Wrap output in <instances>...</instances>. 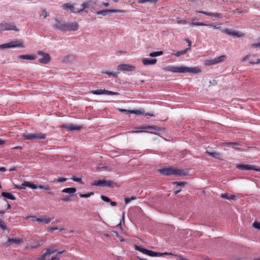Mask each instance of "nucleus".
Returning <instances> with one entry per match:
<instances>
[{"label": "nucleus", "mask_w": 260, "mask_h": 260, "mask_svg": "<svg viewBox=\"0 0 260 260\" xmlns=\"http://www.w3.org/2000/svg\"><path fill=\"white\" fill-rule=\"evenodd\" d=\"M164 70L167 72L175 73H190L193 74H197L201 72V70L198 67L189 68L185 66H167L164 68Z\"/></svg>", "instance_id": "1"}, {"label": "nucleus", "mask_w": 260, "mask_h": 260, "mask_svg": "<svg viewBox=\"0 0 260 260\" xmlns=\"http://www.w3.org/2000/svg\"><path fill=\"white\" fill-rule=\"evenodd\" d=\"M158 171L166 176L174 175L182 176L186 174L184 170L175 169L172 167L162 168L158 170Z\"/></svg>", "instance_id": "2"}, {"label": "nucleus", "mask_w": 260, "mask_h": 260, "mask_svg": "<svg viewBox=\"0 0 260 260\" xmlns=\"http://www.w3.org/2000/svg\"><path fill=\"white\" fill-rule=\"evenodd\" d=\"M23 137L25 140H44L46 139V135L40 132L33 134H24L23 135Z\"/></svg>", "instance_id": "3"}, {"label": "nucleus", "mask_w": 260, "mask_h": 260, "mask_svg": "<svg viewBox=\"0 0 260 260\" xmlns=\"http://www.w3.org/2000/svg\"><path fill=\"white\" fill-rule=\"evenodd\" d=\"M114 183L110 180H99L94 181L92 183L93 186H102V187H113Z\"/></svg>", "instance_id": "4"}, {"label": "nucleus", "mask_w": 260, "mask_h": 260, "mask_svg": "<svg viewBox=\"0 0 260 260\" xmlns=\"http://www.w3.org/2000/svg\"><path fill=\"white\" fill-rule=\"evenodd\" d=\"M225 55H221L219 57L215 58L212 59H208L205 61L204 64L206 66H211L216 64L224 61L226 59Z\"/></svg>", "instance_id": "5"}, {"label": "nucleus", "mask_w": 260, "mask_h": 260, "mask_svg": "<svg viewBox=\"0 0 260 260\" xmlns=\"http://www.w3.org/2000/svg\"><path fill=\"white\" fill-rule=\"evenodd\" d=\"M38 54L42 56V57L39 59V62L42 64H48L51 59L50 55L48 53H45L42 51H38Z\"/></svg>", "instance_id": "6"}, {"label": "nucleus", "mask_w": 260, "mask_h": 260, "mask_svg": "<svg viewBox=\"0 0 260 260\" xmlns=\"http://www.w3.org/2000/svg\"><path fill=\"white\" fill-rule=\"evenodd\" d=\"M0 28L3 31L10 30L19 31V29L17 28L15 24L13 22L1 23L0 24Z\"/></svg>", "instance_id": "7"}, {"label": "nucleus", "mask_w": 260, "mask_h": 260, "mask_svg": "<svg viewBox=\"0 0 260 260\" xmlns=\"http://www.w3.org/2000/svg\"><path fill=\"white\" fill-rule=\"evenodd\" d=\"M90 92L93 94L101 95V94H108V95H118L119 93L116 92H113L112 91H109L105 89H98L93 90Z\"/></svg>", "instance_id": "8"}, {"label": "nucleus", "mask_w": 260, "mask_h": 260, "mask_svg": "<svg viewBox=\"0 0 260 260\" xmlns=\"http://www.w3.org/2000/svg\"><path fill=\"white\" fill-rule=\"evenodd\" d=\"M125 13L126 12L125 10H114V9H109V10H101L99 11H96L95 12L96 14L98 15H102L104 16H106L108 14V13Z\"/></svg>", "instance_id": "9"}, {"label": "nucleus", "mask_w": 260, "mask_h": 260, "mask_svg": "<svg viewBox=\"0 0 260 260\" xmlns=\"http://www.w3.org/2000/svg\"><path fill=\"white\" fill-rule=\"evenodd\" d=\"M79 25L77 22L66 23L64 31H76L78 29Z\"/></svg>", "instance_id": "10"}, {"label": "nucleus", "mask_w": 260, "mask_h": 260, "mask_svg": "<svg viewBox=\"0 0 260 260\" xmlns=\"http://www.w3.org/2000/svg\"><path fill=\"white\" fill-rule=\"evenodd\" d=\"M54 20L55 22L53 25V27L60 31H64L66 22L60 21L57 19H55Z\"/></svg>", "instance_id": "11"}, {"label": "nucleus", "mask_w": 260, "mask_h": 260, "mask_svg": "<svg viewBox=\"0 0 260 260\" xmlns=\"http://www.w3.org/2000/svg\"><path fill=\"white\" fill-rule=\"evenodd\" d=\"M11 48H21L25 47L23 41L21 39H15L10 42Z\"/></svg>", "instance_id": "12"}, {"label": "nucleus", "mask_w": 260, "mask_h": 260, "mask_svg": "<svg viewBox=\"0 0 260 260\" xmlns=\"http://www.w3.org/2000/svg\"><path fill=\"white\" fill-rule=\"evenodd\" d=\"M135 67L128 64H121L117 67V70L121 71H133L135 70Z\"/></svg>", "instance_id": "13"}, {"label": "nucleus", "mask_w": 260, "mask_h": 260, "mask_svg": "<svg viewBox=\"0 0 260 260\" xmlns=\"http://www.w3.org/2000/svg\"><path fill=\"white\" fill-rule=\"evenodd\" d=\"M196 12L198 13H202L207 16H210L212 17H217L221 18L222 17V14L219 13H212V12H208L203 11H199L197 10Z\"/></svg>", "instance_id": "14"}, {"label": "nucleus", "mask_w": 260, "mask_h": 260, "mask_svg": "<svg viewBox=\"0 0 260 260\" xmlns=\"http://www.w3.org/2000/svg\"><path fill=\"white\" fill-rule=\"evenodd\" d=\"M146 252V254L151 256H161L164 255H167V254H172V253H168V252H164V253H160L157 252H155L152 250H145Z\"/></svg>", "instance_id": "15"}, {"label": "nucleus", "mask_w": 260, "mask_h": 260, "mask_svg": "<svg viewBox=\"0 0 260 260\" xmlns=\"http://www.w3.org/2000/svg\"><path fill=\"white\" fill-rule=\"evenodd\" d=\"M62 8L65 9H69L71 12L76 13H79L78 9L75 8L74 5L70 3H66L62 5Z\"/></svg>", "instance_id": "16"}, {"label": "nucleus", "mask_w": 260, "mask_h": 260, "mask_svg": "<svg viewBox=\"0 0 260 260\" xmlns=\"http://www.w3.org/2000/svg\"><path fill=\"white\" fill-rule=\"evenodd\" d=\"M139 128L142 129H153L155 131H164L165 129L164 128L158 127L157 126L153 125H144L139 127Z\"/></svg>", "instance_id": "17"}, {"label": "nucleus", "mask_w": 260, "mask_h": 260, "mask_svg": "<svg viewBox=\"0 0 260 260\" xmlns=\"http://www.w3.org/2000/svg\"><path fill=\"white\" fill-rule=\"evenodd\" d=\"M236 167L241 170H254L255 166L250 165H237Z\"/></svg>", "instance_id": "18"}, {"label": "nucleus", "mask_w": 260, "mask_h": 260, "mask_svg": "<svg viewBox=\"0 0 260 260\" xmlns=\"http://www.w3.org/2000/svg\"><path fill=\"white\" fill-rule=\"evenodd\" d=\"M223 31L226 32L228 35L236 36L238 38L243 37L245 36V34L244 33L239 32L238 31H232L229 29H226L225 30H223Z\"/></svg>", "instance_id": "19"}, {"label": "nucleus", "mask_w": 260, "mask_h": 260, "mask_svg": "<svg viewBox=\"0 0 260 260\" xmlns=\"http://www.w3.org/2000/svg\"><path fill=\"white\" fill-rule=\"evenodd\" d=\"M63 127L70 131L74 130L79 131L83 127L81 125H76L71 123L66 125Z\"/></svg>", "instance_id": "20"}, {"label": "nucleus", "mask_w": 260, "mask_h": 260, "mask_svg": "<svg viewBox=\"0 0 260 260\" xmlns=\"http://www.w3.org/2000/svg\"><path fill=\"white\" fill-rule=\"evenodd\" d=\"M157 60L156 59H149L144 58L142 59V62L145 66L153 65L156 63Z\"/></svg>", "instance_id": "21"}, {"label": "nucleus", "mask_w": 260, "mask_h": 260, "mask_svg": "<svg viewBox=\"0 0 260 260\" xmlns=\"http://www.w3.org/2000/svg\"><path fill=\"white\" fill-rule=\"evenodd\" d=\"M206 152L211 156H212L213 158L218 159L219 160H223L222 155L217 152H209L207 151Z\"/></svg>", "instance_id": "22"}, {"label": "nucleus", "mask_w": 260, "mask_h": 260, "mask_svg": "<svg viewBox=\"0 0 260 260\" xmlns=\"http://www.w3.org/2000/svg\"><path fill=\"white\" fill-rule=\"evenodd\" d=\"M56 251L55 250L48 248L46 249V252H45L41 257L39 258V260H45V258L47 255H50Z\"/></svg>", "instance_id": "23"}, {"label": "nucleus", "mask_w": 260, "mask_h": 260, "mask_svg": "<svg viewBox=\"0 0 260 260\" xmlns=\"http://www.w3.org/2000/svg\"><path fill=\"white\" fill-rule=\"evenodd\" d=\"M22 186L25 188V187H28L30 188L35 189L38 187V185L34 184L31 182L24 181L22 183Z\"/></svg>", "instance_id": "24"}, {"label": "nucleus", "mask_w": 260, "mask_h": 260, "mask_svg": "<svg viewBox=\"0 0 260 260\" xmlns=\"http://www.w3.org/2000/svg\"><path fill=\"white\" fill-rule=\"evenodd\" d=\"M19 58L27 60H34L37 57L33 55H21L18 56Z\"/></svg>", "instance_id": "25"}, {"label": "nucleus", "mask_w": 260, "mask_h": 260, "mask_svg": "<svg viewBox=\"0 0 260 260\" xmlns=\"http://www.w3.org/2000/svg\"><path fill=\"white\" fill-rule=\"evenodd\" d=\"M191 26H213L214 28H218L216 25L213 26L210 24H206L204 22H192L190 24Z\"/></svg>", "instance_id": "26"}, {"label": "nucleus", "mask_w": 260, "mask_h": 260, "mask_svg": "<svg viewBox=\"0 0 260 260\" xmlns=\"http://www.w3.org/2000/svg\"><path fill=\"white\" fill-rule=\"evenodd\" d=\"M76 188L75 187L66 188L62 190V192L67 193L69 194H73L76 192Z\"/></svg>", "instance_id": "27"}, {"label": "nucleus", "mask_w": 260, "mask_h": 260, "mask_svg": "<svg viewBox=\"0 0 260 260\" xmlns=\"http://www.w3.org/2000/svg\"><path fill=\"white\" fill-rule=\"evenodd\" d=\"M2 196L5 198H7V199H10L11 200H15V197L9 192H3L2 193Z\"/></svg>", "instance_id": "28"}, {"label": "nucleus", "mask_w": 260, "mask_h": 260, "mask_svg": "<svg viewBox=\"0 0 260 260\" xmlns=\"http://www.w3.org/2000/svg\"><path fill=\"white\" fill-rule=\"evenodd\" d=\"M51 220V218L44 217V218H36V221H37L39 222H43L45 224L49 223L50 222Z\"/></svg>", "instance_id": "29"}, {"label": "nucleus", "mask_w": 260, "mask_h": 260, "mask_svg": "<svg viewBox=\"0 0 260 260\" xmlns=\"http://www.w3.org/2000/svg\"><path fill=\"white\" fill-rule=\"evenodd\" d=\"M189 49H190V48H188L185 50L177 51L176 53H172V55H175L177 57H179L180 55H184V54H186V52H187V51Z\"/></svg>", "instance_id": "30"}, {"label": "nucleus", "mask_w": 260, "mask_h": 260, "mask_svg": "<svg viewBox=\"0 0 260 260\" xmlns=\"http://www.w3.org/2000/svg\"><path fill=\"white\" fill-rule=\"evenodd\" d=\"M90 2H84L82 5V8L80 9H78L79 12L83 11L85 9L88 8L90 7Z\"/></svg>", "instance_id": "31"}, {"label": "nucleus", "mask_w": 260, "mask_h": 260, "mask_svg": "<svg viewBox=\"0 0 260 260\" xmlns=\"http://www.w3.org/2000/svg\"><path fill=\"white\" fill-rule=\"evenodd\" d=\"M8 242L9 243H14L17 244H18L22 242V240L21 239L15 238H9L8 240Z\"/></svg>", "instance_id": "32"}, {"label": "nucleus", "mask_w": 260, "mask_h": 260, "mask_svg": "<svg viewBox=\"0 0 260 260\" xmlns=\"http://www.w3.org/2000/svg\"><path fill=\"white\" fill-rule=\"evenodd\" d=\"M102 74H107L109 76H113V77H116L117 76V75L119 73V72L117 73V72H109V71H103L102 72Z\"/></svg>", "instance_id": "33"}, {"label": "nucleus", "mask_w": 260, "mask_h": 260, "mask_svg": "<svg viewBox=\"0 0 260 260\" xmlns=\"http://www.w3.org/2000/svg\"><path fill=\"white\" fill-rule=\"evenodd\" d=\"M163 54V52L162 51L154 52L150 53L149 56L150 57H156L158 56H160Z\"/></svg>", "instance_id": "34"}, {"label": "nucleus", "mask_w": 260, "mask_h": 260, "mask_svg": "<svg viewBox=\"0 0 260 260\" xmlns=\"http://www.w3.org/2000/svg\"><path fill=\"white\" fill-rule=\"evenodd\" d=\"M8 48H11L10 42L0 45V49H5Z\"/></svg>", "instance_id": "35"}, {"label": "nucleus", "mask_w": 260, "mask_h": 260, "mask_svg": "<svg viewBox=\"0 0 260 260\" xmlns=\"http://www.w3.org/2000/svg\"><path fill=\"white\" fill-rule=\"evenodd\" d=\"M158 0H139L138 1V3L139 4H143L145 3H155L157 2Z\"/></svg>", "instance_id": "36"}, {"label": "nucleus", "mask_w": 260, "mask_h": 260, "mask_svg": "<svg viewBox=\"0 0 260 260\" xmlns=\"http://www.w3.org/2000/svg\"><path fill=\"white\" fill-rule=\"evenodd\" d=\"M38 187L40 189H43L46 190H49L50 189L48 185H43L40 184L38 185Z\"/></svg>", "instance_id": "37"}, {"label": "nucleus", "mask_w": 260, "mask_h": 260, "mask_svg": "<svg viewBox=\"0 0 260 260\" xmlns=\"http://www.w3.org/2000/svg\"><path fill=\"white\" fill-rule=\"evenodd\" d=\"M135 249L144 254H146V252L145 250H147V249H145V248H144L140 246H136Z\"/></svg>", "instance_id": "38"}, {"label": "nucleus", "mask_w": 260, "mask_h": 260, "mask_svg": "<svg viewBox=\"0 0 260 260\" xmlns=\"http://www.w3.org/2000/svg\"><path fill=\"white\" fill-rule=\"evenodd\" d=\"M135 249L144 254H146V252L145 250H147V249H145V248H144L140 246H136Z\"/></svg>", "instance_id": "39"}, {"label": "nucleus", "mask_w": 260, "mask_h": 260, "mask_svg": "<svg viewBox=\"0 0 260 260\" xmlns=\"http://www.w3.org/2000/svg\"><path fill=\"white\" fill-rule=\"evenodd\" d=\"M71 179L74 181H76V182H79L81 184H83V182L82 181V179L81 178H78V177H76L75 176H73L71 178Z\"/></svg>", "instance_id": "40"}, {"label": "nucleus", "mask_w": 260, "mask_h": 260, "mask_svg": "<svg viewBox=\"0 0 260 260\" xmlns=\"http://www.w3.org/2000/svg\"><path fill=\"white\" fill-rule=\"evenodd\" d=\"M93 194H94L93 192H90L86 193V194H80V197L87 198L90 197L91 195H93Z\"/></svg>", "instance_id": "41"}, {"label": "nucleus", "mask_w": 260, "mask_h": 260, "mask_svg": "<svg viewBox=\"0 0 260 260\" xmlns=\"http://www.w3.org/2000/svg\"><path fill=\"white\" fill-rule=\"evenodd\" d=\"M132 132L133 133H142V132H145V133H151V134H155V135L157 134L155 132H148V131H142V130L133 131Z\"/></svg>", "instance_id": "42"}, {"label": "nucleus", "mask_w": 260, "mask_h": 260, "mask_svg": "<svg viewBox=\"0 0 260 260\" xmlns=\"http://www.w3.org/2000/svg\"><path fill=\"white\" fill-rule=\"evenodd\" d=\"M174 185H176L177 186H184L187 184L186 182H173L172 183Z\"/></svg>", "instance_id": "43"}, {"label": "nucleus", "mask_w": 260, "mask_h": 260, "mask_svg": "<svg viewBox=\"0 0 260 260\" xmlns=\"http://www.w3.org/2000/svg\"><path fill=\"white\" fill-rule=\"evenodd\" d=\"M252 226L254 228L256 229L257 230H260V222H254L253 223Z\"/></svg>", "instance_id": "44"}, {"label": "nucleus", "mask_w": 260, "mask_h": 260, "mask_svg": "<svg viewBox=\"0 0 260 260\" xmlns=\"http://www.w3.org/2000/svg\"><path fill=\"white\" fill-rule=\"evenodd\" d=\"M0 227L4 231L7 229V226L5 225L4 222L1 219H0Z\"/></svg>", "instance_id": "45"}, {"label": "nucleus", "mask_w": 260, "mask_h": 260, "mask_svg": "<svg viewBox=\"0 0 260 260\" xmlns=\"http://www.w3.org/2000/svg\"><path fill=\"white\" fill-rule=\"evenodd\" d=\"M247 12V10L241 11V10H240L239 9H236V10L234 11V13H237V14L246 13Z\"/></svg>", "instance_id": "46"}, {"label": "nucleus", "mask_w": 260, "mask_h": 260, "mask_svg": "<svg viewBox=\"0 0 260 260\" xmlns=\"http://www.w3.org/2000/svg\"><path fill=\"white\" fill-rule=\"evenodd\" d=\"M129 114H136L137 115L143 114V113L139 110H131L129 111Z\"/></svg>", "instance_id": "47"}, {"label": "nucleus", "mask_w": 260, "mask_h": 260, "mask_svg": "<svg viewBox=\"0 0 260 260\" xmlns=\"http://www.w3.org/2000/svg\"><path fill=\"white\" fill-rule=\"evenodd\" d=\"M251 48H260V42L257 43H253L250 45Z\"/></svg>", "instance_id": "48"}, {"label": "nucleus", "mask_w": 260, "mask_h": 260, "mask_svg": "<svg viewBox=\"0 0 260 260\" xmlns=\"http://www.w3.org/2000/svg\"><path fill=\"white\" fill-rule=\"evenodd\" d=\"M101 199L106 202H109L110 201V198L105 196H101Z\"/></svg>", "instance_id": "49"}, {"label": "nucleus", "mask_w": 260, "mask_h": 260, "mask_svg": "<svg viewBox=\"0 0 260 260\" xmlns=\"http://www.w3.org/2000/svg\"><path fill=\"white\" fill-rule=\"evenodd\" d=\"M229 196H230L228 194V193H222L220 195L221 198H222L223 199H226V200H229Z\"/></svg>", "instance_id": "50"}, {"label": "nucleus", "mask_w": 260, "mask_h": 260, "mask_svg": "<svg viewBox=\"0 0 260 260\" xmlns=\"http://www.w3.org/2000/svg\"><path fill=\"white\" fill-rule=\"evenodd\" d=\"M223 145H240V143H238V142H226V143H223Z\"/></svg>", "instance_id": "51"}, {"label": "nucleus", "mask_w": 260, "mask_h": 260, "mask_svg": "<svg viewBox=\"0 0 260 260\" xmlns=\"http://www.w3.org/2000/svg\"><path fill=\"white\" fill-rule=\"evenodd\" d=\"M67 180V178H63V177H59L57 180V182H65Z\"/></svg>", "instance_id": "52"}, {"label": "nucleus", "mask_w": 260, "mask_h": 260, "mask_svg": "<svg viewBox=\"0 0 260 260\" xmlns=\"http://www.w3.org/2000/svg\"><path fill=\"white\" fill-rule=\"evenodd\" d=\"M59 229L57 227H53V228H49L48 229V232L50 233L53 232L55 230H58Z\"/></svg>", "instance_id": "53"}, {"label": "nucleus", "mask_w": 260, "mask_h": 260, "mask_svg": "<svg viewBox=\"0 0 260 260\" xmlns=\"http://www.w3.org/2000/svg\"><path fill=\"white\" fill-rule=\"evenodd\" d=\"M15 188L19 190L24 189V187L22 186V184L21 186L18 185H15Z\"/></svg>", "instance_id": "54"}, {"label": "nucleus", "mask_w": 260, "mask_h": 260, "mask_svg": "<svg viewBox=\"0 0 260 260\" xmlns=\"http://www.w3.org/2000/svg\"><path fill=\"white\" fill-rule=\"evenodd\" d=\"M118 110L121 112H125L127 114H129V111H131V110H126V109H119Z\"/></svg>", "instance_id": "55"}, {"label": "nucleus", "mask_w": 260, "mask_h": 260, "mask_svg": "<svg viewBox=\"0 0 260 260\" xmlns=\"http://www.w3.org/2000/svg\"><path fill=\"white\" fill-rule=\"evenodd\" d=\"M171 255L176 256L177 259H178V260H181V259H183V257L180 255H175L173 253Z\"/></svg>", "instance_id": "56"}, {"label": "nucleus", "mask_w": 260, "mask_h": 260, "mask_svg": "<svg viewBox=\"0 0 260 260\" xmlns=\"http://www.w3.org/2000/svg\"><path fill=\"white\" fill-rule=\"evenodd\" d=\"M40 246V244H37L36 245H32V246H30V247H28V248H29L30 249H37V248H38L39 246Z\"/></svg>", "instance_id": "57"}, {"label": "nucleus", "mask_w": 260, "mask_h": 260, "mask_svg": "<svg viewBox=\"0 0 260 260\" xmlns=\"http://www.w3.org/2000/svg\"><path fill=\"white\" fill-rule=\"evenodd\" d=\"M61 200L64 202L69 201L70 200L69 197H63L61 199Z\"/></svg>", "instance_id": "58"}, {"label": "nucleus", "mask_w": 260, "mask_h": 260, "mask_svg": "<svg viewBox=\"0 0 260 260\" xmlns=\"http://www.w3.org/2000/svg\"><path fill=\"white\" fill-rule=\"evenodd\" d=\"M29 218H31L32 221L36 220V218H38L36 216H28L26 217V219H28Z\"/></svg>", "instance_id": "59"}, {"label": "nucleus", "mask_w": 260, "mask_h": 260, "mask_svg": "<svg viewBox=\"0 0 260 260\" xmlns=\"http://www.w3.org/2000/svg\"><path fill=\"white\" fill-rule=\"evenodd\" d=\"M249 63L251 64L260 63V59H257L255 62L250 61Z\"/></svg>", "instance_id": "60"}, {"label": "nucleus", "mask_w": 260, "mask_h": 260, "mask_svg": "<svg viewBox=\"0 0 260 260\" xmlns=\"http://www.w3.org/2000/svg\"><path fill=\"white\" fill-rule=\"evenodd\" d=\"M43 15L44 16V18H46L48 16V13L45 9L43 10Z\"/></svg>", "instance_id": "61"}, {"label": "nucleus", "mask_w": 260, "mask_h": 260, "mask_svg": "<svg viewBox=\"0 0 260 260\" xmlns=\"http://www.w3.org/2000/svg\"><path fill=\"white\" fill-rule=\"evenodd\" d=\"M236 196L234 194H232L229 196V200H235Z\"/></svg>", "instance_id": "62"}, {"label": "nucleus", "mask_w": 260, "mask_h": 260, "mask_svg": "<svg viewBox=\"0 0 260 260\" xmlns=\"http://www.w3.org/2000/svg\"><path fill=\"white\" fill-rule=\"evenodd\" d=\"M249 57V55H247L246 56H245L241 60V61H244L245 60H246L247 59H248Z\"/></svg>", "instance_id": "63"}, {"label": "nucleus", "mask_w": 260, "mask_h": 260, "mask_svg": "<svg viewBox=\"0 0 260 260\" xmlns=\"http://www.w3.org/2000/svg\"><path fill=\"white\" fill-rule=\"evenodd\" d=\"M125 204H127L128 203L131 202L130 199L128 198H126L124 199Z\"/></svg>", "instance_id": "64"}]
</instances>
